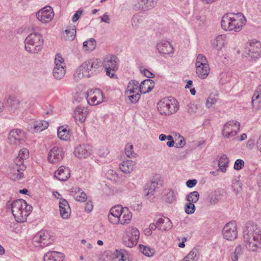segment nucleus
<instances>
[{
  "mask_svg": "<svg viewBox=\"0 0 261 261\" xmlns=\"http://www.w3.org/2000/svg\"><path fill=\"white\" fill-rule=\"evenodd\" d=\"M195 67L196 75L199 79L204 80L207 77L210 71L209 65H199L195 66Z\"/></svg>",
  "mask_w": 261,
  "mask_h": 261,
  "instance_id": "30",
  "label": "nucleus"
},
{
  "mask_svg": "<svg viewBox=\"0 0 261 261\" xmlns=\"http://www.w3.org/2000/svg\"><path fill=\"white\" fill-rule=\"evenodd\" d=\"M29 155V150L26 148H23L19 151L18 156L14 160V163H17L19 165H24V160L27 159Z\"/></svg>",
  "mask_w": 261,
  "mask_h": 261,
  "instance_id": "38",
  "label": "nucleus"
},
{
  "mask_svg": "<svg viewBox=\"0 0 261 261\" xmlns=\"http://www.w3.org/2000/svg\"><path fill=\"white\" fill-rule=\"evenodd\" d=\"M51 241L50 233L45 230L39 231L32 239L34 245L37 247H44L50 244Z\"/></svg>",
  "mask_w": 261,
  "mask_h": 261,
  "instance_id": "11",
  "label": "nucleus"
},
{
  "mask_svg": "<svg viewBox=\"0 0 261 261\" xmlns=\"http://www.w3.org/2000/svg\"><path fill=\"white\" fill-rule=\"evenodd\" d=\"M101 63L105 68L107 76L112 79H117L115 72L118 69L119 60L116 56L108 55L106 56Z\"/></svg>",
  "mask_w": 261,
  "mask_h": 261,
  "instance_id": "7",
  "label": "nucleus"
},
{
  "mask_svg": "<svg viewBox=\"0 0 261 261\" xmlns=\"http://www.w3.org/2000/svg\"><path fill=\"white\" fill-rule=\"evenodd\" d=\"M157 186L158 182L155 181H152L146 185L143 194L146 198L149 199L153 195Z\"/></svg>",
  "mask_w": 261,
  "mask_h": 261,
  "instance_id": "35",
  "label": "nucleus"
},
{
  "mask_svg": "<svg viewBox=\"0 0 261 261\" xmlns=\"http://www.w3.org/2000/svg\"><path fill=\"white\" fill-rule=\"evenodd\" d=\"M26 138L24 132L20 129L11 130L8 135L9 143L12 145H19L22 144Z\"/></svg>",
  "mask_w": 261,
  "mask_h": 261,
  "instance_id": "13",
  "label": "nucleus"
},
{
  "mask_svg": "<svg viewBox=\"0 0 261 261\" xmlns=\"http://www.w3.org/2000/svg\"><path fill=\"white\" fill-rule=\"evenodd\" d=\"M244 166V162L241 159H238L236 161L233 168L236 170H241Z\"/></svg>",
  "mask_w": 261,
  "mask_h": 261,
  "instance_id": "57",
  "label": "nucleus"
},
{
  "mask_svg": "<svg viewBox=\"0 0 261 261\" xmlns=\"http://www.w3.org/2000/svg\"><path fill=\"white\" fill-rule=\"evenodd\" d=\"M142 252L146 256H150L153 254V252L151 251L149 248L143 246L142 247L140 246Z\"/></svg>",
  "mask_w": 261,
  "mask_h": 261,
  "instance_id": "59",
  "label": "nucleus"
},
{
  "mask_svg": "<svg viewBox=\"0 0 261 261\" xmlns=\"http://www.w3.org/2000/svg\"><path fill=\"white\" fill-rule=\"evenodd\" d=\"M242 184L239 180H235L232 183V188L233 190L237 192H239L242 189Z\"/></svg>",
  "mask_w": 261,
  "mask_h": 261,
  "instance_id": "58",
  "label": "nucleus"
},
{
  "mask_svg": "<svg viewBox=\"0 0 261 261\" xmlns=\"http://www.w3.org/2000/svg\"><path fill=\"white\" fill-rule=\"evenodd\" d=\"M48 127V123L44 120H38L33 122L31 126L32 132H40Z\"/></svg>",
  "mask_w": 261,
  "mask_h": 261,
  "instance_id": "31",
  "label": "nucleus"
},
{
  "mask_svg": "<svg viewBox=\"0 0 261 261\" xmlns=\"http://www.w3.org/2000/svg\"><path fill=\"white\" fill-rule=\"evenodd\" d=\"M179 103L172 97H165L160 100L157 104V109L160 114L170 116L175 113L179 110Z\"/></svg>",
  "mask_w": 261,
  "mask_h": 261,
  "instance_id": "4",
  "label": "nucleus"
},
{
  "mask_svg": "<svg viewBox=\"0 0 261 261\" xmlns=\"http://www.w3.org/2000/svg\"><path fill=\"white\" fill-rule=\"evenodd\" d=\"M83 13L82 10H78L73 15L72 18V20L73 22H76L78 20V19L80 18Z\"/></svg>",
  "mask_w": 261,
  "mask_h": 261,
  "instance_id": "60",
  "label": "nucleus"
},
{
  "mask_svg": "<svg viewBox=\"0 0 261 261\" xmlns=\"http://www.w3.org/2000/svg\"><path fill=\"white\" fill-rule=\"evenodd\" d=\"M158 228L161 230H168L172 227L171 220L168 218H160L156 221Z\"/></svg>",
  "mask_w": 261,
  "mask_h": 261,
  "instance_id": "29",
  "label": "nucleus"
},
{
  "mask_svg": "<svg viewBox=\"0 0 261 261\" xmlns=\"http://www.w3.org/2000/svg\"><path fill=\"white\" fill-rule=\"evenodd\" d=\"M85 210L88 213L92 211L93 210V204L91 201H88L86 203Z\"/></svg>",
  "mask_w": 261,
  "mask_h": 261,
  "instance_id": "62",
  "label": "nucleus"
},
{
  "mask_svg": "<svg viewBox=\"0 0 261 261\" xmlns=\"http://www.w3.org/2000/svg\"><path fill=\"white\" fill-rule=\"evenodd\" d=\"M66 36L65 39L72 41L74 39L76 35V28L74 25L69 26L65 31Z\"/></svg>",
  "mask_w": 261,
  "mask_h": 261,
  "instance_id": "45",
  "label": "nucleus"
},
{
  "mask_svg": "<svg viewBox=\"0 0 261 261\" xmlns=\"http://www.w3.org/2000/svg\"><path fill=\"white\" fill-rule=\"evenodd\" d=\"M125 154L126 155L130 158L133 157L134 155V152L133 151V145L131 143H127L125 147Z\"/></svg>",
  "mask_w": 261,
  "mask_h": 261,
  "instance_id": "53",
  "label": "nucleus"
},
{
  "mask_svg": "<svg viewBox=\"0 0 261 261\" xmlns=\"http://www.w3.org/2000/svg\"><path fill=\"white\" fill-rule=\"evenodd\" d=\"M209 65L206 57L202 54H199L196 60L195 66Z\"/></svg>",
  "mask_w": 261,
  "mask_h": 261,
  "instance_id": "51",
  "label": "nucleus"
},
{
  "mask_svg": "<svg viewBox=\"0 0 261 261\" xmlns=\"http://www.w3.org/2000/svg\"><path fill=\"white\" fill-rule=\"evenodd\" d=\"M69 169L64 166H61L55 172V176L60 180L65 181L70 177Z\"/></svg>",
  "mask_w": 261,
  "mask_h": 261,
  "instance_id": "27",
  "label": "nucleus"
},
{
  "mask_svg": "<svg viewBox=\"0 0 261 261\" xmlns=\"http://www.w3.org/2000/svg\"><path fill=\"white\" fill-rule=\"evenodd\" d=\"M176 192L172 190H167L164 194V200L168 203H172L176 200Z\"/></svg>",
  "mask_w": 261,
  "mask_h": 261,
  "instance_id": "44",
  "label": "nucleus"
},
{
  "mask_svg": "<svg viewBox=\"0 0 261 261\" xmlns=\"http://www.w3.org/2000/svg\"><path fill=\"white\" fill-rule=\"evenodd\" d=\"M240 124L236 120L227 122L222 130V136L224 138L229 139L234 137L240 129Z\"/></svg>",
  "mask_w": 261,
  "mask_h": 261,
  "instance_id": "12",
  "label": "nucleus"
},
{
  "mask_svg": "<svg viewBox=\"0 0 261 261\" xmlns=\"http://www.w3.org/2000/svg\"><path fill=\"white\" fill-rule=\"evenodd\" d=\"M143 0H134L133 3V8L135 11H143Z\"/></svg>",
  "mask_w": 261,
  "mask_h": 261,
  "instance_id": "54",
  "label": "nucleus"
},
{
  "mask_svg": "<svg viewBox=\"0 0 261 261\" xmlns=\"http://www.w3.org/2000/svg\"><path fill=\"white\" fill-rule=\"evenodd\" d=\"M25 50L32 54H37L42 48L43 40L42 36L37 33L30 34L25 39Z\"/></svg>",
  "mask_w": 261,
  "mask_h": 261,
  "instance_id": "6",
  "label": "nucleus"
},
{
  "mask_svg": "<svg viewBox=\"0 0 261 261\" xmlns=\"http://www.w3.org/2000/svg\"><path fill=\"white\" fill-rule=\"evenodd\" d=\"M125 95L132 103H136L140 98L139 82L132 80L127 84L125 91Z\"/></svg>",
  "mask_w": 261,
  "mask_h": 261,
  "instance_id": "8",
  "label": "nucleus"
},
{
  "mask_svg": "<svg viewBox=\"0 0 261 261\" xmlns=\"http://www.w3.org/2000/svg\"><path fill=\"white\" fill-rule=\"evenodd\" d=\"M142 72L145 76L148 78H152L154 76V75L152 72L146 69L143 70Z\"/></svg>",
  "mask_w": 261,
  "mask_h": 261,
  "instance_id": "63",
  "label": "nucleus"
},
{
  "mask_svg": "<svg viewBox=\"0 0 261 261\" xmlns=\"http://www.w3.org/2000/svg\"><path fill=\"white\" fill-rule=\"evenodd\" d=\"M101 21L106 23H110V18L107 13H105L103 16L100 17Z\"/></svg>",
  "mask_w": 261,
  "mask_h": 261,
  "instance_id": "64",
  "label": "nucleus"
},
{
  "mask_svg": "<svg viewBox=\"0 0 261 261\" xmlns=\"http://www.w3.org/2000/svg\"><path fill=\"white\" fill-rule=\"evenodd\" d=\"M58 137L59 138L63 141H68L70 139V135L69 129L64 128L62 126L58 129Z\"/></svg>",
  "mask_w": 261,
  "mask_h": 261,
  "instance_id": "39",
  "label": "nucleus"
},
{
  "mask_svg": "<svg viewBox=\"0 0 261 261\" xmlns=\"http://www.w3.org/2000/svg\"><path fill=\"white\" fill-rule=\"evenodd\" d=\"M135 163L132 160H127L121 163L119 165L121 171L125 173L131 172L134 169Z\"/></svg>",
  "mask_w": 261,
  "mask_h": 261,
  "instance_id": "36",
  "label": "nucleus"
},
{
  "mask_svg": "<svg viewBox=\"0 0 261 261\" xmlns=\"http://www.w3.org/2000/svg\"><path fill=\"white\" fill-rule=\"evenodd\" d=\"M156 3V0H143V11L152 9L155 6Z\"/></svg>",
  "mask_w": 261,
  "mask_h": 261,
  "instance_id": "50",
  "label": "nucleus"
},
{
  "mask_svg": "<svg viewBox=\"0 0 261 261\" xmlns=\"http://www.w3.org/2000/svg\"><path fill=\"white\" fill-rule=\"evenodd\" d=\"M71 195L75 200L79 202H84L87 200L86 193L79 188H74L71 191Z\"/></svg>",
  "mask_w": 261,
  "mask_h": 261,
  "instance_id": "33",
  "label": "nucleus"
},
{
  "mask_svg": "<svg viewBox=\"0 0 261 261\" xmlns=\"http://www.w3.org/2000/svg\"><path fill=\"white\" fill-rule=\"evenodd\" d=\"M123 212L120 216V220L119 224L126 225L128 224L132 219V214L129 209L124 207H123Z\"/></svg>",
  "mask_w": 261,
  "mask_h": 261,
  "instance_id": "32",
  "label": "nucleus"
},
{
  "mask_svg": "<svg viewBox=\"0 0 261 261\" xmlns=\"http://www.w3.org/2000/svg\"><path fill=\"white\" fill-rule=\"evenodd\" d=\"M96 46V40L93 38H90L83 42V50L85 51H91Z\"/></svg>",
  "mask_w": 261,
  "mask_h": 261,
  "instance_id": "43",
  "label": "nucleus"
},
{
  "mask_svg": "<svg viewBox=\"0 0 261 261\" xmlns=\"http://www.w3.org/2000/svg\"><path fill=\"white\" fill-rule=\"evenodd\" d=\"M260 43L258 42H252L245 48V53L253 58H257L260 52Z\"/></svg>",
  "mask_w": 261,
  "mask_h": 261,
  "instance_id": "22",
  "label": "nucleus"
},
{
  "mask_svg": "<svg viewBox=\"0 0 261 261\" xmlns=\"http://www.w3.org/2000/svg\"><path fill=\"white\" fill-rule=\"evenodd\" d=\"M156 49L162 55H170L173 53V48L169 41L161 40L156 44Z\"/></svg>",
  "mask_w": 261,
  "mask_h": 261,
  "instance_id": "21",
  "label": "nucleus"
},
{
  "mask_svg": "<svg viewBox=\"0 0 261 261\" xmlns=\"http://www.w3.org/2000/svg\"><path fill=\"white\" fill-rule=\"evenodd\" d=\"M195 206L193 203H188L185 205V211L188 214H192L195 211Z\"/></svg>",
  "mask_w": 261,
  "mask_h": 261,
  "instance_id": "55",
  "label": "nucleus"
},
{
  "mask_svg": "<svg viewBox=\"0 0 261 261\" xmlns=\"http://www.w3.org/2000/svg\"><path fill=\"white\" fill-rule=\"evenodd\" d=\"M228 166V159L225 154L222 155L218 160L219 170L223 173L226 171V168Z\"/></svg>",
  "mask_w": 261,
  "mask_h": 261,
  "instance_id": "41",
  "label": "nucleus"
},
{
  "mask_svg": "<svg viewBox=\"0 0 261 261\" xmlns=\"http://www.w3.org/2000/svg\"><path fill=\"white\" fill-rule=\"evenodd\" d=\"M218 101V98L215 95H210L207 99L205 106L208 109L212 107V106L216 103Z\"/></svg>",
  "mask_w": 261,
  "mask_h": 261,
  "instance_id": "52",
  "label": "nucleus"
},
{
  "mask_svg": "<svg viewBox=\"0 0 261 261\" xmlns=\"http://www.w3.org/2000/svg\"><path fill=\"white\" fill-rule=\"evenodd\" d=\"M90 76V73L87 71L84 62L76 68L73 75L74 80L76 82H79L84 77Z\"/></svg>",
  "mask_w": 261,
  "mask_h": 261,
  "instance_id": "23",
  "label": "nucleus"
},
{
  "mask_svg": "<svg viewBox=\"0 0 261 261\" xmlns=\"http://www.w3.org/2000/svg\"><path fill=\"white\" fill-rule=\"evenodd\" d=\"M143 18L142 15L137 13L135 14L131 20L132 25L133 28L137 29L139 28L143 23Z\"/></svg>",
  "mask_w": 261,
  "mask_h": 261,
  "instance_id": "46",
  "label": "nucleus"
},
{
  "mask_svg": "<svg viewBox=\"0 0 261 261\" xmlns=\"http://www.w3.org/2000/svg\"><path fill=\"white\" fill-rule=\"evenodd\" d=\"M55 65L53 69V75L57 80L62 79L65 74V63L60 54H56L55 58Z\"/></svg>",
  "mask_w": 261,
  "mask_h": 261,
  "instance_id": "10",
  "label": "nucleus"
},
{
  "mask_svg": "<svg viewBox=\"0 0 261 261\" xmlns=\"http://www.w3.org/2000/svg\"><path fill=\"white\" fill-rule=\"evenodd\" d=\"M199 252L197 248H194L181 261H197L199 259Z\"/></svg>",
  "mask_w": 261,
  "mask_h": 261,
  "instance_id": "40",
  "label": "nucleus"
},
{
  "mask_svg": "<svg viewBox=\"0 0 261 261\" xmlns=\"http://www.w3.org/2000/svg\"><path fill=\"white\" fill-rule=\"evenodd\" d=\"M88 113V110L86 108L77 107L74 110L73 117L75 121L83 123L86 119Z\"/></svg>",
  "mask_w": 261,
  "mask_h": 261,
  "instance_id": "24",
  "label": "nucleus"
},
{
  "mask_svg": "<svg viewBox=\"0 0 261 261\" xmlns=\"http://www.w3.org/2000/svg\"><path fill=\"white\" fill-rule=\"evenodd\" d=\"M123 207L120 205L113 206L110 210L108 215L109 222L113 224H119L120 216L123 212Z\"/></svg>",
  "mask_w": 261,
  "mask_h": 261,
  "instance_id": "17",
  "label": "nucleus"
},
{
  "mask_svg": "<svg viewBox=\"0 0 261 261\" xmlns=\"http://www.w3.org/2000/svg\"><path fill=\"white\" fill-rule=\"evenodd\" d=\"M243 240L246 249L251 252L261 251V229L257 225L248 223L243 230Z\"/></svg>",
  "mask_w": 261,
  "mask_h": 261,
  "instance_id": "1",
  "label": "nucleus"
},
{
  "mask_svg": "<svg viewBox=\"0 0 261 261\" xmlns=\"http://www.w3.org/2000/svg\"><path fill=\"white\" fill-rule=\"evenodd\" d=\"M223 238L228 240L232 241L238 237L237 224L234 221H230L225 225L222 229Z\"/></svg>",
  "mask_w": 261,
  "mask_h": 261,
  "instance_id": "14",
  "label": "nucleus"
},
{
  "mask_svg": "<svg viewBox=\"0 0 261 261\" xmlns=\"http://www.w3.org/2000/svg\"><path fill=\"white\" fill-rule=\"evenodd\" d=\"M114 261H130L124 250H116L113 254Z\"/></svg>",
  "mask_w": 261,
  "mask_h": 261,
  "instance_id": "37",
  "label": "nucleus"
},
{
  "mask_svg": "<svg viewBox=\"0 0 261 261\" xmlns=\"http://www.w3.org/2000/svg\"><path fill=\"white\" fill-rule=\"evenodd\" d=\"M63 149L59 146H54L49 151L48 161L52 164H55L61 161L63 158Z\"/></svg>",
  "mask_w": 261,
  "mask_h": 261,
  "instance_id": "18",
  "label": "nucleus"
},
{
  "mask_svg": "<svg viewBox=\"0 0 261 261\" xmlns=\"http://www.w3.org/2000/svg\"><path fill=\"white\" fill-rule=\"evenodd\" d=\"M88 63L90 64L92 70L94 74H96L97 71H99V69L102 66L101 61L97 58H92L87 60Z\"/></svg>",
  "mask_w": 261,
  "mask_h": 261,
  "instance_id": "42",
  "label": "nucleus"
},
{
  "mask_svg": "<svg viewBox=\"0 0 261 261\" xmlns=\"http://www.w3.org/2000/svg\"><path fill=\"white\" fill-rule=\"evenodd\" d=\"M7 104L12 111L23 109L25 108L27 101L14 96H10L7 100Z\"/></svg>",
  "mask_w": 261,
  "mask_h": 261,
  "instance_id": "16",
  "label": "nucleus"
},
{
  "mask_svg": "<svg viewBox=\"0 0 261 261\" xmlns=\"http://www.w3.org/2000/svg\"><path fill=\"white\" fill-rule=\"evenodd\" d=\"M123 237V244L128 247L132 248L136 246L139 239L140 232L135 227L127 228Z\"/></svg>",
  "mask_w": 261,
  "mask_h": 261,
  "instance_id": "9",
  "label": "nucleus"
},
{
  "mask_svg": "<svg viewBox=\"0 0 261 261\" xmlns=\"http://www.w3.org/2000/svg\"><path fill=\"white\" fill-rule=\"evenodd\" d=\"M251 103L253 108L258 110L261 106V95L254 93L252 97Z\"/></svg>",
  "mask_w": 261,
  "mask_h": 261,
  "instance_id": "48",
  "label": "nucleus"
},
{
  "mask_svg": "<svg viewBox=\"0 0 261 261\" xmlns=\"http://www.w3.org/2000/svg\"><path fill=\"white\" fill-rule=\"evenodd\" d=\"M246 20L241 13H228L223 16L221 24L225 31L240 32L245 24Z\"/></svg>",
  "mask_w": 261,
  "mask_h": 261,
  "instance_id": "2",
  "label": "nucleus"
},
{
  "mask_svg": "<svg viewBox=\"0 0 261 261\" xmlns=\"http://www.w3.org/2000/svg\"><path fill=\"white\" fill-rule=\"evenodd\" d=\"M83 98H85L89 105L95 106L102 102L105 98L103 93L100 89H95L89 90L87 93H81L75 96V100L78 102H80L81 99Z\"/></svg>",
  "mask_w": 261,
  "mask_h": 261,
  "instance_id": "5",
  "label": "nucleus"
},
{
  "mask_svg": "<svg viewBox=\"0 0 261 261\" xmlns=\"http://www.w3.org/2000/svg\"><path fill=\"white\" fill-rule=\"evenodd\" d=\"M197 183V180L195 179H189L186 182V186L188 188H193L196 186Z\"/></svg>",
  "mask_w": 261,
  "mask_h": 261,
  "instance_id": "61",
  "label": "nucleus"
},
{
  "mask_svg": "<svg viewBox=\"0 0 261 261\" xmlns=\"http://www.w3.org/2000/svg\"><path fill=\"white\" fill-rule=\"evenodd\" d=\"M154 82L150 79H146L139 84V90L140 93L145 94L149 92L154 87Z\"/></svg>",
  "mask_w": 261,
  "mask_h": 261,
  "instance_id": "28",
  "label": "nucleus"
},
{
  "mask_svg": "<svg viewBox=\"0 0 261 261\" xmlns=\"http://www.w3.org/2000/svg\"><path fill=\"white\" fill-rule=\"evenodd\" d=\"M15 164L11 167L10 172V177L14 180H19L23 176L22 171H24L26 166L25 165H21L14 163Z\"/></svg>",
  "mask_w": 261,
  "mask_h": 261,
  "instance_id": "20",
  "label": "nucleus"
},
{
  "mask_svg": "<svg viewBox=\"0 0 261 261\" xmlns=\"http://www.w3.org/2000/svg\"><path fill=\"white\" fill-rule=\"evenodd\" d=\"M63 255L57 251L47 252L44 256V261H62Z\"/></svg>",
  "mask_w": 261,
  "mask_h": 261,
  "instance_id": "34",
  "label": "nucleus"
},
{
  "mask_svg": "<svg viewBox=\"0 0 261 261\" xmlns=\"http://www.w3.org/2000/svg\"><path fill=\"white\" fill-rule=\"evenodd\" d=\"M199 198V194L197 191H193L191 192L186 198L187 200L189 203H196Z\"/></svg>",
  "mask_w": 261,
  "mask_h": 261,
  "instance_id": "49",
  "label": "nucleus"
},
{
  "mask_svg": "<svg viewBox=\"0 0 261 261\" xmlns=\"http://www.w3.org/2000/svg\"><path fill=\"white\" fill-rule=\"evenodd\" d=\"M60 213L64 219H67L70 216V208L69 204L65 199H61L59 202Z\"/></svg>",
  "mask_w": 261,
  "mask_h": 261,
  "instance_id": "25",
  "label": "nucleus"
},
{
  "mask_svg": "<svg viewBox=\"0 0 261 261\" xmlns=\"http://www.w3.org/2000/svg\"><path fill=\"white\" fill-rule=\"evenodd\" d=\"M53 9L49 6H46L38 11L36 16L37 19L43 23L50 22L54 17Z\"/></svg>",
  "mask_w": 261,
  "mask_h": 261,
  "instance_id": "15",
  "label": "nucleus"
},
{
  "mask_svg": "<svg viewBox=\"0 0 261 261\" xmlns=\"http://www.w3.org/2000/svg\"><path fill=\"white\" fill-rule=\"evenodd\" d=\"M243 247L239 245H238L234 249V251L230 255V258L232 261H238L239 257L241 256L243 252Z\"/></svg>",
  "mask_w": 261,
  "mask_h": 261,
  "instance_id": "47",
  "label": "nucleus"
},
{
  "mask_svg": "<svg viewBox=\"0 0 261 261\" xmlns=\"http://www.w3.org/2000/svg\"><path fill=\"white\" fill-rule=\"evenodd\" d=\"M32 206L27 204L22 199L14 201L11 204V211L13 216L18 222H24L30 214Z\"/></svg>",
  "mask_w": 261,
  "mask_h": 261,
  "instance_id": "3",
  "label": "nucleus"
},
{
  "mask_svg": "<svg viewBox=\"0 0 261 261\" xmlns=\"http://www.w3.org/2000/svg\"><path fill=\"white\" fill-rule=\"evenodd\" d=\"M210 204L214 205L217 204L219 201V196L217 195H210L208 197Z\"/></svg>",
  "mask_w": 261,
  "mask_h": 261,
  "instance_id": "56",
  "label": "nucleus"
},
{
  "mask_svg": "<svg viewBox=\"0 0 261 261\" xmlns=\"http://www.w3.org/2000/svg\"><path fill=\"white\" fill-rule=\"evenodd\" d=\"M226 36L224 34L217 36L212 40V46L218 50H221L225 45Z\"/></svg>",
  "mask_w": 261,
  "mask_h": 261,
  "instance_id": "26",
  "label": "nucleus"
},
{
  "mask_svg": "<svg viewBox=\"0 0 261 261\" xmlns=\"http://www.w3.org/2000/svg\"><path fill=\"white\" fill-rule=\"evenodd\" d=\"M92 152L91 146L87 144L79 145L75 147L74 155L80 159H85L89 157Z\"/></svg>",
  "mask_w": 261,
  "mask_h": 261,
  "instance_id": "19",
  "label": "nucleus"
}]
</instances>
